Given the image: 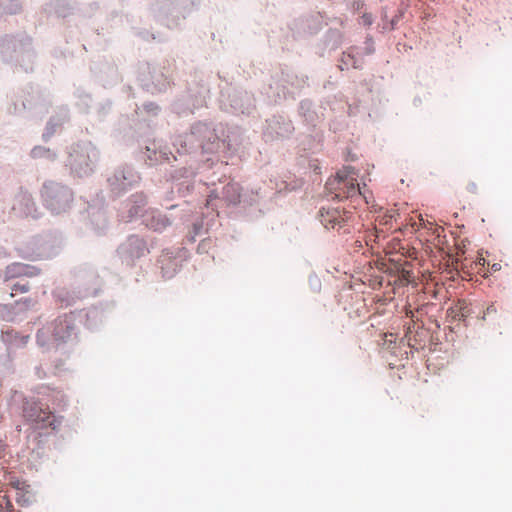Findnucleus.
Segmentation results:
<instances>
[{"mask_svg":"<svg viewBox=\"0 0 512 512\" xmlns=\"http://www.w3.org/2000/svg\"><path fill=\"white\" fill-rule=\"evenodd\" d=\"M128 245L140 248V246L142 245V242L136 237H131L128 241Z\"/></svg>","mask_w":512,"mask_h":512,"instance_id":"nucleus-10","label":"nucleus"},{"mask_svg":"<svg viewBox=\"0 0 512 512\" xmlns=\"http://www.w3.org/2000/svg\"><path fill=\"white\" fill-rule=\"evenodd\" d=\"M33 154H34V155H36V154H37V150H36V149H34V150H33Z\"/></svg>","mask_w":512,"mask_h":512,"instance_id":"nucleus-15","label":"nucleus"},{"mask_svg":"<svg viewBox=\"0 0 512 512\" xmlns=\"http://www.w3.org/2000/svg\"><path fill=\"white\" fill-rule=\"evenodd\" d=\"M23 202L25 203L26 206H29V205L34 206V203L28 197H23Z\"/></svg>","mask_w":512,"mask_h":512,"instance_id":"nucleus-11","label":"nucleus"},{"mask_svg":"<svg viewBox=\"0 0 512 512\" xmlns=\"http://www.w3.org/2000/svg\"><path fill=\"white\" fill-rule=\"evenodd\" d=\"M420 227L422 228H429L430 230H432V233L433 234H437L439 235V227L435 226L432 222H430L429 220H426L424 219L421 215L419 216V224H418Z\"/></svg>","mask_w":512,"mask_h":512,"instance_id":"nucleus-6","label":"nucleus"},{"mask_svg":"<svg viewBox=\"0 0 512 512\" xmlns=\"http://www.w3.org/2000/svg\"><path fill=\"white\" fill-rule=\"evenodd\" d=\"M6 508L8 510V512H11L12 508H13V505L12 503L10 502L9 499H6Z\"/></svg>","mask_w":512,"mask_h":512,"instance_id":"nucleus-12","label":"nucleus"},{"mask_svg":"<svg viewBox=\"0 0 512 512\" xmlns=\"http://www.w3.org/2000/svg\"><path fill=\"white\" fill-rule=\"evenodd\" d=\"M357 173L352 167H344L338 171L333 179L327 183L328 188L334 192L338 199L363 198L368 204L369 200L357 182Z\"/></svg>","mask_w":512,"mask_h":512,"instance_id":"nucleus-1","label":"nucleus"},{"mask_svg":"<svg viewBox=\"0 0 512 512\" xmlns=\"http://www.w3.org/2000/svg\"><path fill=\"white\" fill-rule=\"evenodd\" d=\"M43 197L47 206L57 212L67 207L71 201V194L67 189L53 185L44 187Z\"/></svg>","mask_w":512,"mask_h":512,"instance_id":"nucleus-4","label":"nucleus"},{"mask_svg":"<svg viewBox=\"0 0 512 512\" xmlns=\"http://www.w3.org/2000/svg\"><path fill=\"white\" fill-rule=\"evenodd\" d=\"M393 218H394V214L393 213L385 214L379 220V225H391Z\"/></svg>","mask_w":512,"mask_h":512,"instance_id":"nucleus-9","label":"nucleus"},{"mask_svg":"<svg viewBox=\"0 0 512 512\" xmlns=\"http://www.w3.org/2000/svg\"><path fill=\"white\" fill-rule=\"evenodd\" d=\"M24 417L40 429L50 427L52 430H56L60 425V420L54 414L42 409L37 403L26 404Z\"/></svg>","mask_w":512,"mask_h":512,"instance_id":"nucleus-2","label":"nucleus"},{"mask_svg":"<svg viewBox=\"0 0 512 512\" xmlns=\"http://www.w3.org/2000/svg\"><path fill=\"white\" fill-rule=\"evenodd\" d=\"M122 249L124 250V252H129L131 253V255H134L132 251H130V249L127 247V245L123 246Z\"/></svg>","mask_w":512,"mask_h":512,"instance_id":"nucleus-13","label":"nucleus"},{"mask_svg":"<svg viewBox=\"0 0 512 512\" xmlns=\"http://www.w3.org/2000/svg\"><path fill=\"white\" fill-rule=\"evenodd\" d=\"M351 218V212L340 209L339 207L322 208L320 211V220L327 229L343 228Z\"/></svg>","mask_w":512,"mask_h":512,"instance_id":"nucleus-3","label":"nucleus"},{"mask_svg":"<svg viewBox=\"0 0 512 512\" xmlns=\"http://www.w3.org/2000/svg\"><path fill=\"white\" fill-rule=\"evenodd\" d=\"M476 187H475V184H472L471 185V190H474Z\"/></svg>","mask_w":512,"mask_h":512,"instance_id":"nucleus-14","label":"nucleus"},{"mask_svg":"<svg viewBox=\"0 0 512 512\" xmlns=\"http://www.w3.org/2000/svg\"><path fill=\"white\" fill-rule=\"evenodd\" d=\"M132 202L134 203L133 206L129 208V217L133 218L134 216H137L141 208L145 206L146 199L143 195L137 194L132 196Z\"/></svg>","mask_w":512,"mask_h":512,"instance_id":"nucleus-5","label":"nucleus"},{"mask_svg":"<svg viewBox=\"0 0 512 512\" xmlns=\"http://www.w3.org/2000/svg\"><path fill=\"white\" fill-rule=\"evenodd\" d=\"M28 291H29V286L27 284L16 283L12 287L11 296H14L18 293H25Z\"/></svg>","mask_w":512,"mask_h":512,"instance_id":"nucleus-7","label":"nucleus"},{"mask_svg":"<svg viewBox=\"0 0 512 512\" xmlns=\"http://www.w3.org/2000/svg\"><path fill=\"white\" fill-rule=\"evenodd\" d=\"M146 151H147V158L148 160L150 161V165L154 164L156 161H157V152L156 150H153L151 151V148L149 146L146 147Z\"/></svg>","mask_w":512,"mask_h":512,"instance_id":"nucleus-8","label":"nucleus"}]
</instances>
